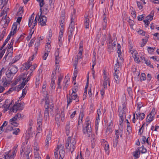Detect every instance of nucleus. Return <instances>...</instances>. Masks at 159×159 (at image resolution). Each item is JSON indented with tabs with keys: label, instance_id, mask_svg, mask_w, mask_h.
Wrapping results in <instances>:
<instances>
[{
	"label": "nucleus",
	"instance_id": "obj_51",
	"mask_svg": "<svg viewBox=\"0 0 159 159\" xmlns=\"http://www.w3.org/2000/svg\"><path fill=\"white\" fill-rule=\"evenodd\" d=\"M120 132H119L118 130H116V139H119V136L120 134Z\"/></svg>",
	"mask_w": 159,
	"mask_h": 159
},
{
	"label": "nucleus",
	"instance_id": "obj_22",
	"mask_svg": "<svg viewBox=\"0 0 159 159\" xmlns=\"http://www.w3.org/2000/svg\"><path fill=\"white\" fill-rule=\"evenodd\" d=\"M34 14V13H33V14L31 16H30V18L29 19L28 25H29V27H31V25H32V23L33 21V19H34V16L33 14Z\"/></svg>",
	"mask_w": 159,
	"mask_h": 159
},
{
	"label": "nucleus",
	"instance_id": "obj_28",
	"mask_svg": "<svg viewBox=\"0 0 159 159\" xmlns=\"http://www.w3.org/2000/svg\"><path fill=\"white\" fill-rule=\"evenodd\" d=\"M148 36H145V39H142V42L141 44V47H143L144 46L148 41Z\"/></svg>",
	"mask_w": 159,
	"mask_h": 159
},
{
	"label": "nucleus",
	"instance_id": "obj_15",
	"mask_svg": "<svg viewBox=\"0 0 159 159\" xmlns=\"http://www.w3.org/2000/svg\"><path fill=\"white\" fill-rule=\"evenodd\" d=\"M70 122L69 121L67 122L66 126V132L67 136H68L70 133Z\"/></svg>",
	"mask_w": 159,
	"mask_h": 159
},
{
	"label": "nucleus",
	"instance_id": "obj_4",
	"mask_svg": "<svg viewBox=\"0 0 159 159\" xmlns=\"http://www.w3.org/2000/svg\"><path fill=\"white\" fill-rule=\"evenodd\" d=\"M39 21L40 20V23L41 26L46 25V22L47 21V17L44 15H41L39 16Z\"/></svg>",
	"mask_w": 159,
	"mask_h": 159
},
{
	"label": "nucleus",
	"instance_id": "obj_6",
	"mask_svg": "<svg viewBox=\"0 0 159 159\" xmlns=\"http://www.w3.org/2000/svg\"><path fill=\"white\" fill-rule=\"evenodd\" d=\"M89 15H87L85 16V19L84 20V26L86 29H88L89 27Z\"/></svg>",
	"mask_w": 159,
	"mask_h": 159
},
{
	"label": "nucleus",
	"instance_id": "obj_40",
	"mask_svg": "<svg viewBox=\"0 0 159 159\" xmlns=\"http://www.w3.org/2000/svg\"><path fill=\"white\" fill-rule=\"evenodd\" d=\"M40 78L39 77V76H38L37 77H36V82H35V84L36 86H39L40 83Z\"/></svg>",
	"mask_w": 159,
	"mask_h": 159
},
{
	"label": "nucleus",
	"instance_id": "obj_38",
	"mask_svg": "<svg viewBox=\"0 0 159 159\" xmlns=\"http://www.w3.org/2000/svg\"><path fill=\"white\" fill-rule=\"evenodd\" d=\"M61 118V121L63 122L64 121L65 119V114L64 113V110L61 111V115H60Z\"/></svg>",
	"mask_w": 159,
	"mask_h": 159
},
{
	"label": "nucleus",
	"instance_id": "obj_39",
	"mask_svg": "<svg viewBox=\"0 0 159 159\" xmlns=\"http://www.w3.org/2000/svg\"><path fill=\"white\" fill-rule=\"evenodd\" d=\"M96 53L95 54L93 53V58L92 59V61H93V64L92 65V66H93V67H94V66L96 64V56H95Z\"/></svg>",
	"mask_w": 159,
	"mask_h": 159
},
{
	"label": "nucleus",
	"instance_id": "obj_2",
	"mask_svg": "<svg viewBox=\"0 0 159 159\" xmlns=\"http://www.w3.org/2000/svg\"><path fill=\"white\" fill-rule=\"evenodd\" d=\"M76 143V141L74 138L68 137L66 140V148L71 151L72 153L75 148V145Z\"/></svg>",
	"mask_w": 159,
	"mask_h": 159
},
{
	"label": "nucleus",
	"instance_id": "obj_9",
	"mask_svg": "<svg viewBox=\"0 0 159 159\" xmlns=\"http://www.w3.org/2000/svg\"><path fill=\"white\" fill-rule=\"evenodd\" d=\"M119 71H115L114 73V76L115 80L117 84L120 82V78L119 77Z\"/></svg>",
	"mask_w": 159,
	"mask_h": 159
},
{
	"label": "nucleus",
	"instance_id": "obj_8",
	"mask_svg": "<svg viewBox=\"0 0 159 159\" xmlns=\"http://www.w3.org/2000/svg\"><path fill=\"white\" fill-rule=\"evenodd\" d=\"M111 41L112 40L111 39H109V43L107 44L108 51L110 53L113 51L115 49V48H114L112 44L111 43Z\"/></svg>",
	"mask_w": 159,
	"mask_h": 159
},
{
	"label": "nucleus",
	"instance_id": "obj_12",
	"mask_svg": "<svg viewBox=\"0 0 159 159\" xmlns=\"http://www.w3.org/2000/svg\"><path fill=\"white\" fill-rule=\"evenodd\" d=\"M60 148H61V149L60 150L59 152V155L60 156L59 158V159H63L65 153L64 150L63 149L64 147L61 145H60Z\"/></svg>",
	"mask_w": 159,
	"mask_h": 159
},
{
	"label": "nucleus",
	"instance_id": "obj_17",
	"mask_svg": "<svg viewBox=\"0 0 159 159\" xmlns=\"http://www.w3.org/2000/svg\"><path fill=\"white\" fill-rule=\"evenodd\" d=\"M26 75L25 73H23L21 75H20L17 79V81L19 82L21 80H23L24 81L25 80Z\"/></svg>",
	"mask_w": 159,
	"mask_h": 159
},
{
	"label": "nucleus",
	"instance_id": "obj_36",
	"mask_svg": "<svg viewBox=\"0 0 159 159\" xmlns=\"http://www.w3.org/2000/svg\"><path fill=\"white\" fill-rule=\"evenodd\" d=\"M65 21V20L64 19V17L62 16L60 18V25L61 26V27H63L64 25L63 23H64Z\"/></svg>",
	"mask_w": 159,
	"mask_h": 159
},
{
	"label": "nucleus",
	"instance_id": "obj_53",
	"mask_svg": "<svg viewBox=\"0 0 159 159\" xmlns=\"http://www.w3.org/2000/svg\"><path fill=\"white\" fill-rule=\"evenodd\" d=\"M55 81L51 80V82L50 84V86L52 89H55Z\"/></svg>",
	"mask_w": 159,
	"mask_h": 159
},
{
	"label": "nucleus",
	"instance_id": "obj_27",
	"mask_svg": "<svg viewBox=\"0 0 159 159\" xmlns=\"http://www.w3.org/2000/svg\"><path fill=\"white\" fill-rule=\"evenodd\" d=\"M10 111L13 112H16L18 110H19L18 107L16 106V103H15L13 107L10 109Z\"/></svg>",
	"mask_w": 159,
	"mask_h": 159
},
{
	"label": "nucleus",
	"instance_id": "obj_60",
	"mask_svg": "<svg viewBox=\"0 0 159 159\" xmlns=\"http://www.w3.org/2000/svg\"><path fill=\"white\" fill-rule=\"evenodd\" d=\"M16 129V130L13 131L12 132V134H15L16 135H17L20 132V130L19 128L15 129Z\"/></svg>",
	"mask_w": 159,
	"mask_h": 159
},
{
	"label": "nucleus",
	"instance_id": "obj_57",
	"mask_svg": "<svg viewBox=\"0 0 159 159\" xmlns=\"http://www.w3.org/2000/svg\"><path fill=\"white\" fill-rule=\"evenodd\" d=\"M60 57H55V64H59L60 61Z\"/></svg>",
	"mask_w": 159,
	"mask_h": 159
},
{
	"label": "nucleus",
	"instance_id": "obj_29",
	"mask_svg": "<svg viewBox=\"0 0 159 159\" xmlns=\"http://www.w3.org/2000/svg\"><path fill=\"white\" fill-rule=\"evenodd\" d=\"M49 116L48 109H45L44 112V117L45 120H46Z\"/></svg>",
	"mask_w": 159,
	"mask_h": 159
},
{
	"label": "nucleus",
	"instance_id": "obj_20",
	"mask_svg": "<svg viewBox=\"0 0 159 159\" xmlns=\"http://www.w3.org/2000/svg\"><path fill=\"white\" fill-rule=\"evenodd\" d=\"M42 116L41 112H39L37 119V123L40 124H42Z\"/></svg>",
	"mask_w": 159,
	"mask_h": 159
},
{
	"label": "nucleus",
	"instance_id": "obj_52",
	"mask_svg": "<svg viewBox=\"0 0 159 159\" xmlns=\"http://www.w3.org/2000/svg\"><path fill=\"white\" fill-rule=\"evenodd\" d=\"M61 117L60 115L57 114L55 115V120L57 122H59L60 120V118Z\"/></svg>",
	"mask_w": 159,
	"mask_h": 159
},
{
	"label": "nucleus",
	"instance_id": "obj_24",
	"mask_svg": "<svg viewBox=\"0 0 159 159\" xmlns=\"http://www.w3.org/2000/svg\"><path fill=\"white\" fill-rule=\"evenodd\" d=\"M69 96H68V95H67L66 96V97L67 98V105H68L71 102H72L73 100V99L72 97V96H71V94H69Z\"/></svg>",
	"mask_w": 159,
	"mask_h": 159
},
{
	"label": "nucleus",
	"instance_id": "obj_18",
	"mask_svg": "<svg viewBox=\"0 0 159 159\" xmlns=\"http://www.w3.org/2000/svg\"><path fill=\"white\" fill-rule=\"evenodd\" d=\"M141 148H140V147H139L136 150L135 153L134 155V156L136 157V158H139L138 155L140 154V149H141Z\"/></svg>",
	"mask_w": 159,
	"mask_h": 159
},
{
	"label": "nucleus",
	"instance_id": "obj_64",
	"mask_svg": "<svg viewBox=\"0 0 159 159\" xmlns=\"http://www.w3.org/2000/svg\"><path fill=\"white\" fill-rule=\"evenodd\" d=\"M153 15H149L146 18H147V20H148L150 21H151L153 19Z\"/></svg>",
	"mask_w": 159,
	"mask_h": 159
},
{
	"label": "nucleus",
	"instance_id": "obj_55",
	"mask_svg": "<svg viewBox=\"0 0 159 159\" xmlns=\"http://www.w3.org/2000/svg\"><path fill=\"white\" fill-rule=\"evenodd\" d=\"M79 51H83V42L81 41L79 44Z\"/></svg>",
	"mask_w": 159,
	"mask_h": 159
},
{
	"label": "nucleus",
	"instance_id": "obj_63",
	"mask_svg": "<svg viewBox=\"0 0 159 159\" xmlns=\"http://www.w3.org/2000/svg\"><path fill=\"white\" fill-rule=\"evenodd\" d=\"M148 52L150 54H152L154 52L153 51V48L148 47Z\"/></svg>",
	"mask_w": 159,
	"mask_h": 159
},
{
	"label": "nucleus",
	"instance_id": "obj_11",
	"mask_svg": "<svg viewBox=\"0 0 159 159\" xmlns=\"http://www.w3.org/2000/svg\"><path fill=\"white\" fill-rule=\"evenodd\" d=\"M121 107H120L118 108V111L119 112V115L120 116V122L122 123L124 121L123 116L122 115L123 114H124L122 111L121 110Z\"/></svg>",
	"mask_w": 159,
	"mask_h": 159
},
{
	"label": "nucleus",
	"instance_id": "obj_58",
	"mask_svg": "<svg viewBox=\"0 0 159 159\" xmlns=\"http://www.w3.org/2000/svg\"><path fill=\"white\" fill-rule=\"evenodd\" d=\"M44 107H45V109H46L47 108V109H48L49 107V101H45Z\"/></svg>",
	"mask_w": 159,
	"mask_h": 159
},
{
	"label": "nucleus",
	"instance_id": "obj_44",
	"mask_svg": "<svg viewBox=\"0 0 159 159\" xmlns=\"http://www.w3.org/2000/svg\"><path fill=\"white\" fill-rule=\"evenodd\" d=\"M39 3V5L40 8H42L44 4V0H36Z\"/></svg>",
	"mask_w": 159,
	"mask_h": 159
},
{
	"label": "nucleus",
	"instance_id": "obj_41",
	"mask_svg": "<svg viewBox=\"0 0 159 159\" xmlns=\"http://www.w3.org/2000/svg\"><path fill=\"white\" fill-rule=\"evenodd\" d=\"M27 91L26 90V88L22 90V96L19 98V100H21L22 97L24 98L26 94Z\"/></svg>",
	"mask_w": 159,
	"mask_h": 159
},
{
	"label": "nucleus",
	"instance_id": "obj_47",
	"mask_svg": "<svg viewBox=\"0 0 159 159\" xmlns=\"http://www.w3.org/2000/svg\"><path fill=\"white\" fill-rule=\"evenodd\" d=\"M37 17V16H36L34 20L33 21L34 23L32 27V28H31V30L33 29L34 26L37 25V20L38 19Z\"/></svg>",
	"mask_w": 159,
	"mask_h": 159
},
{
	"label": "nucleus",
	"instance_id": "obj_23",
	"mask_svg": "<svg viewBox=\"0 0 159 159\" xmlns=\"http://www.w3.org/2000/svg\"><path fill=\"white\" fill-rule=\"evenodd\" d=\"M103 144V145H105V146L104 147V149L105 150L106 153L107 154H109V144L107 143Z\"/></svg>",
	"mask_w": 159,
	"mask_h": 159
},
{
	"label": "nucleus",
	"instance_id": "obj_62",
	"mask_svg": "<svg viewBox=\"0 0 159 159\" xmlns=\"http://www.w3.org/2000/svg\"><path fill=\"white\" fill-rule=\"evenodd\" d=\"M46 92V96H44V99L45 101H49V95L48 94L47 92Z\"/></svg>",
	"mask_w": 159,
	"mask_h": 159
},
{
	"label": "nucleus",
	"instance_id": "obj_13",
	"mask_svg": "<svg viewBox=\"0 0 159 159\" xmlns=\"http://www.w3.org/2000/svg\"><path fill=\"white\" fill-rule=\"evenodd\" d=\"M40 40L39 39L37 41H36L35 44V48L34 51L35 52V54H36L37 53V51L38 49V47L40 46Z\"/></svg>",
	"mask_w": 159,
	"mask_h": 159
},
{
	"label": "nucleus",
	"instance_id": "obj_34",
	"mask_svg": "<svg viewBox=\"0 0 159 159\" xmlns=\"http://www.w3.org/2000/svg\"><path fill=\"white\" fill-rule=\"evenodd\" d=\"M134 61L137 63H139L140 61L139 60V55L138 53H136V54L134 55Z\"/></svg>",
	"mask_w": 159,
	"mask_h": 159
},
{
	"label": "nucleus",
	"instance_id": "obj_45",
	"mask_svg": "<svg viewBox=\"0 0 159 159\" xmlns=\"http://www.w3.org/2000/svg\"><path fill=\"white\" fill-rule=\"evenodd\" d=\"M37 125H38V126L37 128V131H38V133H40L42 131V124H37Z\"/></svg>",
	"mask_w": 159,
	"mask_h": 159
},
{
	"label": "nucleus",
	"instance_id": "obj_37",
	"mask_svg": "<svg viewBox=\"0 0 159 159\" xmlns=\"http://www.w3.org/2000/svg\"><path fill=\"white\" fill-rule=\"evenodd\" d=\"M56 72L55 71H53L51 75V80L55 81L56 78Z\"/></svg>",
	"mask_w": 159,
	"mask_h": 159
},
{
	"label": "nucleus",
	"instance_id": "obj_30",
	"mask_svg": "<svg viewBox=\"0 0 159 159\" xmlns=\"http://www.w3.org/2000/svg\"><path fill=\"white\" fill-rule=\"evenodd\" d=\"M72 30V32H74V30L75 29V24L70 23L69 27V31H70V30Z\"/></svg>",
	"mask_w": 159,
	"mask_h": 159
},
{
	"label": "nucleus",
	"instance_id": "obj_21",
	"mask_svg": "<svg viewBox=\"0 0 159 159\" xmlns=\"http://www.w3.org/2000/svg\"><path fill=\"white\" fill-rule=\"evenodd\" d=\"M50 47L51 45L50 43H47L45 45V52H46L49 53L50 51Z\"/></svg>",
	"mask_w": 159,
	"mask_h": 159
},
{
	"label": "nucleus",
	"instance_id": "obj_1",
	"mask_svg": "<svg viewBox=\"0 0 159 159\" xmlns=\"http://www.w3.org/2000/svg\"><path fill=\"white\" fill-rule=\"evenodd\" d=\"M91 122L89 118L87 117L85 120V126L83 128V132L84 134H87L89 139H91V146L92 148H94V145L95 141V135L92 133V128L90 125Z\"/></svg>",
	"mask_w": 159,
	"mask_h": 159
},
{
	"label": "nucleus",
	"instance_id": "obj_54",
	"mask_svg": "<svg viewBox=\"0 0 159 159\" xmlns=\"http://www.w3.org/2000/svg\"><path fill=\"white\" fill-rule=\"evenodd\" d=\"M10 84V82L9 81L6 80L3 84V85L4 87H6L8 86V84Z\"/></svg>",
	"mask_w": 159,
	"mask_h": 159
},
{
	"label": "nucleus",
	"instance_id": "obj_46",
	"mask_svg": "<svg viewBox=\"0 0 159 159\" xmlns=\"http://www.w3.org/2000/svg\"><path fill=\"white\" fill-rule=\"evenodd\" d=\"M139 117L141 119V120H142L143 119H144L145 117V114L144 113H140L139 111Z\"/></svg>",
	"mask_w": 159,
	"mask_h": 159
},
{
	"label": "nucleus",
	"instance_id": "obj_3",
	"mask_svg": "<svg viewBox=\"0 0 159 159\" xmlns=\"http://www.w3.org/2000/svg\"><path fill=\"white\" fill-rule=\"evenodd\" d=\"M18 68L16 66H12L10 70H7L6 72V75L7 78H10L11 77V75H14L18 71Z\"/></svg>",
	"mask_w": 159,
	"mask_h": 159
},
{
	"label": "nucleus",
	"instance_id": "obj_48",
	"mask_svg": "<svg viewBox=\"0 0 159 159\" xmlns=\"http://www.w3.org/2000/svg\"><path fill=\"white\" fill-rule=\"evenodd\" d=\"M137 5L139 9H141L143 6L142 5V3L140 2L137 1Z\"/></svg>",
	"mask_w": 159,
	"mask_h": 159
},
{
	"label": "nucleus",
	"instance_id": "obj_32",
	"mask_svg": "<svg viewBox=\"0 0 159 159\" xmlns=\"http://www.w3.org/2000/svg\"><path fill=\"white\" fill-rule=\"evenodd\" d=\"M72 30L71 29L70 30V31H69L68 32V39L69 42L70 41V40L73 37V34H74V32H72Z\"/></svg>",
	"mask_w": 159,
	"mask_h": 159
},
{
	"label": "nucleus",
	"instance_id": "obj_35",
	"mask_svg": "<svg viewBox=\"0 0 159 159\" xmlns=\"http://www.w3.org/2000/svg\"><path fill=\"white\" fill-rule=\"evenodd\" d=\"M6 29L4 28V30L2 31L1 34L0 36V41H1L3 38L5 34L6 33Z\"/></svg>",
	"mask_w": 159,
	"mask_h": 159
},
{
	"label": "nucleus",
	"instance_id": "obj_10",
	"mask_svg": "<svg viewBox=\"0 0 159 159\" xmlns=\"http://www.w3.org/2000/svg\"><path fill=\"white\" fill-rule=\"evenodd\" d=\"M17 23L16 22H14L12 26V29H11V35H14L16 33L17 30Z\"/></svg>",
	"mask_w": 159,
	"mask_h": 159
},
{
	"label": "nucleus",
	"instance_id": "obj_49",
	"mask_svg": "<svg viewBox=\"0 0 159 159\" xmlns=\"http://www.w3.org/2000/svg\"><path fill=\"white\" fill-rule=\"evenodd\" d=\"M31 65L30 63V62H29L27 64L25 65V66L24 68H23V69L24 70H28L30 67L31 66Z\"/></svg>",
	"mask_w": 159,
	"mask_h": 159
},
{
	"label": "nucleus",
	"instance_id": "obj_14",
	"mask_svg": "<svg viewBox=\"0 0 159 159\" xmlns=\"http://www.w3.org/2000/svg\"><path fill=\"white\" fill-rule=\"evenodd\" d=\"M14 40L12 39L11 41V42L9 44L8 48L7 49V52H9V50H10V49H11L12 48V49H11V50L10 52L11 53V54H12V53L13 52V44L14 43Z\"/></svg>",
	"mask_w": 159,
	"mask_h": 159
},
{
	"label": "nucleus",
	"instance_id": "obj_25",
	"mask_svg": "<svg viewBox=\"0 0 159 159\" xmlns=\"http://www.w3.org/2000/svg\"><path fill=\"white\" fill-rule=\"evenodd\" d=\"M75 10H74V11L73 14L71 15V22L70 23H72L75 24Z\"/></svg>",
	"mask_w": 159,
	"mask_h": 159
},
{
	"label": "nucleus",
	"instance_id": "obj_5",
	"mask_svg": "<svg viewBox=\"0 0 159 159\" xmlns=\"http://www.w3.org/2000/svg\"><path fill=\"white\" fill-rule=\"evenodd\" d=\"M104 81L103 82V87L104 88L107 89V84L110 81L109 78L107 76L105 73H103Z\"/></svg>",
	"mask_w": 159,
	"mask_h": 159
},
{
	"label": "nucleus",
	"instance_id": "obj_19",
	"mask_svg": "<svg viewBox=\"0 0 159 159\" xmlns=\"http://www.w3.org/2000/svg\"><path fill=\"white\" fill-rule=\"evenodd\" d=\"M71 94L73 100H75L76 102L79 101V97L76 93H72Z\"/></svg>",
	"mask_w": 159,
	"mask_h": 159
},
{
	"label": "nucleus",
	"instance_id": "obj_50",
	"mask_svg": "<svg viewBox=\"0 0 159 159\" xmlns=\"http://www.w3.org/2000/svg\"><path fill=\"white\" fill-rule=\"evenodd\" d=\"M140 148H142V150H140V152L142 153H144L147 152V149L146 148H144L143 145H142Z\"/></svg>",
	"mask_w": 159,
	"mask_h": 159
},
{
	"label": "nucleus",
	"instance_id": "obj_31",
	"mask_svg": "<svg viewBox=\"0 0 159 159\" xmlns=\"http://www.w3.org/2000/svg\"><path fill=\"white\" fill-rule=\"evenodd\" d=\"M10 21V19L9 17L7 16L5 20H4V22H5L4 26L3 28H5V27L8 25V24Z\"/></svg>",
	"mask_w": 159,
	"mask_h": 159
},
{
	"label": "nucleus",
	"instance_id": "obj_43",
	"mask_svg": "<svg viewBox=\"0 0 159 159\" xmlns=\"http://www.w3.org/2000/svg\"><path fill=\"white\" fill-rule=\"evenodd\" d=\"M120 65L119 63L117 61V63L115 64L114 69L115 70V71H119V70H118V68H119Z\"/></svg>",
	"mask_w": 159,
	"mask_h": 159
},
{
	"label": "nucleus",
	"instance_id": "obj_42",
	"mask_svg": "<svg viewBox=\"0 0 159 159\" xmlns=\"http://www.w3.org/2000/svg\"><path fill=\"white\" fill-rule=\"evenodd\" d=\"M146 79V75L145 74L143 73L141 74V77L140 78V80L141 82L142 81H144Z\"/></svg>",
	"mask_w": 159,
	"mask_h": 159
},
{
	"label": "nucleus",
	"instance_id": "obj_7",
	"mask_svg": "<svg viewBox=\"0 0 159 159\" xmlns=\"http://www.w3.org/2000/svg\"><path fill=\"white\" fill-rule=\"evenodd\" d=\"M152 111H151V113L147 116L146 119V121L147 123L148 122V123H149L153 120L154 116L152 115Z\"/></svg>",
	"mask_w": 159,
	"mask_h": 159
},
{
	"label": "nucleus",
	"instance_id": "obj_16",
	"mask_svg": "<svg viewBox=\"0 0 159 159\" xmlns=\"http://www.w3.org/2000/svg\"><path fill=\"white\" fill-rule=\"evenodd\" d=\"M19 100H18L17 102H16L15 103H16V106L18 107L19 111H21L22 110L23 107L24 106V102H20L18 103Z\"/></svg>",
	"mask_w": 159,
	"mask_h": 159
},
{
	"label": "nucleus",
	"instance_id": "obj_26",
	"mask_svg": "<svg viewBox=\"0 0 159 159\" xmlns=\"http://www.w3.org/2000/svg\"><path fill=\"white\" fill-rule=\"evenodd\" d=\"M38 149H36L35 151L34 152V158L35 159H40L41 157L39 156V153L38 151Z\"/></svg>",
	"mask_w": 159,
	"mask_h": 159
},
{
	"label": "nucleus",
	"instance_id": "obj_59",
	"mask_svg": "<svg viewBox=\"0 0 159 159\" xmlns=\"http://www.w3.org/2000/svg\"><path fill=\"white\" fill-rule=\"evenodd\" d=\"M5 49H3L2 51H0V60L2 58L3 55L5 52Z\"/></svg>",
	"mask_w": 159,
	"mask_h": 159
},
{
	"label": "nucleus",
	"instance_id": "obj_61",
	"mask_svg": "<svg viewBox=\"0 0 159 159\" xmlns=\"http://www.w3.org/2000/svg\"><path fill=\"white\" fill-rule=\"evenodd\" d=\"M83 51H79V52L78 54L77 59L79 60L82 58L81 57L82 55V52Z\"/></svg>",
	"mask_w": 159,
	"mask_h": 159
},
{
	"label": "nucleus",
	"instance_id": "obj_56",
	"mask_svg": "<svg viewBox=\"0 0 159 159\" xmlns=\"http://www.w3.org/2000/svg\"><path fill=\"white\" fill-rule=\"evenodd\" d=\"M141 58L142 59V62H144L145 64L148 63V60L145 57H141Z\"/></svg>",
	"mask_w": 159,
	"mask_h": 159
},
{
	"label": "nucleus",
	"instance_id": "obj_33",
	"mask_svg": "<svg viewBox=\"0 0 159 159\" xmlns=\"http://www.w3.org/2000/svg\"><path fill=\"white\" fill-rule=\"evenodd\" d=\"M11 33H12V31H11V32H10V34L7 37V38L5 41L3 43V44L4 45H5L6 44L8 43V41L10 40L11 38Z\"/></svg>",
	"mask_w": 159,
	"mask_h": 159
}]
</instances>
